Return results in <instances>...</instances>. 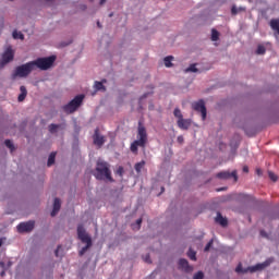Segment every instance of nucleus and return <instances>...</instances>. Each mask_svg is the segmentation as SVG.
<instances>
[{
	"mask_svg": "<svg viewBox=\"0 0 279 279\" xmlns=\"http://www.w3.org/2000/svg\"><path fill=\"white\" fill-rule=\"evenodd\" d=\"M94 177L96 180L114 182V179L112 178V170H110V163L104 161L102 159L97 160Z\"/></svg>",
	"mask_w": 279,
	"mask_h": 279,
	"instance_id": "1",
	"label": "nucleus"
},
{
	"mask_svg": "<svg viewBox=\"0 0 279 279\" xmlns=\"http://www.w3.org/2000/svg\"><path fill=\"white\" fill-rule=\"evenodd\" d=\"M147 145V129L143 125V122H138L137 126V140L131 144V151L138 154V147H145Z\"/></svg>",
	"mask_w": 279,
	"mask_h": 279,
	"instance_id": "2",
	"label": "nucleus"
},
{
	"mask_svg": "<svg viewBox=\"0 0 279 279\" xmlns=\"http://www.w3.org/2000/svg\"><path fill=\"white\" fill-rule=\"evenodd\" d=\"M77 238L82 243H85L86 245L81 248L78 252V256H84L90 247H93V239L90 235L86 233V229H84V225H78L77 226Z\"/></svg>",
	"mask_w": 279,
	"mask_h": 279,
	"instance_id": "3",
	"label": "nucleus"
},
{
	"mask_svg": "<svg viewBox=\"0 0 279 279\" xmlns=\"http://www.w3.org/2000/svg\"><path fill=\"white\" fill-rule=\"evenodd\" d=\"M33 64V69H40V71H47L53 66V62H56V56H50L48 58H38L35 61H31Z\"/></svg>",
	"mask_w": 279,
	"mask_h": 279,
	"instance_id": "4",
	"label": "nucleus"
},
{
	"mask_svg": "<svg viewBox=\"0 0 279 279\" xmlns=\"http://www.w3.org/2000/svg\"><path fill=\"white\" fill-rule=\"evenodd\" d=\"M34 71V63L27 62L25 64L19 65L12 73V80H16V77H27L29 73Z\"/></svg>",
	"mask_w": 279,
	"mask_h": 279,
	"instance_id": "5",
	"label": "nucleus"
},
{
	"mask_svg": "<svg viewBox=\"0 0 279 279\" xmlns=\"http://www.w3.org/2000/svg\"><path fill=\"white\" fill-rule=\"evenodd\" d=\"M269 265H271V259H267L266 262H264L262 264L251 266L247 269L243 270V266L241 264H239L235 268V271L238 274H247V271H250L251 274H255V271H263V269L269 267Z\"/></svg>",
	"mask_w": 279,
	"mask_h": 279,
	"instance_id": "6",
	"label": "nucleus"
},
{
	"mask_svg": "<svg viewBox=\"0 0 279 279\" xmlns=\"http://www.w3.org/2000/svg\"><path fill=\"white\" fill-rule=\"evenodd\" d=\"M84 97V94L75 96L74 99H72L68 105L63 106L64 112H66V114H73V112H75L77 108L82 106Z\"/></svg>",
	"mask_w": 279,
	"mask_h": 279,
	"instance_id": "7",
	"label": "nucleus"
},
{
	"mask_svg": "<svg viewBox=\"0 0 279 279\" xmlns=\"http://www.w3.org/2000/svg\"><path fill=\"white\" fill-rule=\"evenodd\" d=\"M12 60H14V50L12 49V46H8L2 53L0 66H5V64H9V62H12Z\"/></svg>",
	"mask_w": 279,
	"mask_h": 279,
	"instance_id": "8",
	"label": "nucleus"
},
{
	"mask_svg": "<svg viewBox=\"0 0 279 279\" xmlns=\"http://www.w3.org/2000/svg\"><path fill=\"white\" fill-rule=\"evenodd\" d=\"M192 108L196 112H201L202 120L206 121L207 110H206V105H205L204 100H198L196 102H193Z\"/></svg>",
	"mask_w": 279,
	"mask_h": 279,
	"instance_id": "9",
	"label": "nucleus"
},
{
	"mask_svg": "<svg viewBox=\"0 0 279 279\" xmlns=\"http://www.w3.org/2000/svg\"><path fill=\"white\" fill-rule=\"evenodd\" d=\"M216 178H218V180H230V178H233L234 182H239V175L236 174V170H233L232 172H219L216 174Z\"/></svg>",
	"mask_w": 279,
	"mask_h": 279,
	"instance_id": "10",
	"label": "nucleus"
},
{
	"mask_svg": "<svg viewBox=\"0 0 279 279\" xmlns=\"http://www.w3.org/2000/svg\"><path fill=\"white\" fill-rule=\"evenodd\" d=\"M35 223L36 222L34 220H29L27 222H21L20 225H17V232L20 233L32 232V230H34Z\"/></svg>",
	"mask_w": 279,
	"mask_h": 279,
	"instance_id": "11",
	"label": "nucleus"
},
{
	"mask_svg": "<svg viewBox=\"0 0 279 279\" xmlns=\"http://www.w3.org/2000/svg\"><path fill=\"white\" fill-rule=\"evenodd\" d=\"M94 145L98 147H104V143H106V137L99 134V129L95 130L93 135Z\"/></svg>",
	"mask_w": 279,
	"mask_h": 279,
	"instance_id": "12",
	"label": "nucleus"
},
{
	"mask_svg": "<svg viewBox=\"0 0 279 279\" xmlns=\"http://www.w3.org/2000/svg\"><path fill=\"white\" fill-rule=\"evenodd\" d=\"M177 124L180 130H189L191 128V119L181 118V120L177 121Z\"/></svg>",
	"mask_w": 279,
	"mask_h": 279,
	"instance_id": "13",
	"label": "nucleus"
},
{
	"mask_svg": "<svg viewBox=\"0 0 279 279\" xmlns=\"http://www.w3.org/2000/svg\"><path fill=\"white\" fill-rule=\"evenodd\" d=\"M179 268L183 271H186V274H190V271H193V267L189 265V260L182 258L179 260Z\"/></svg>",
	"mask_w": 279,
	"mask_h": 279,
	"instance_id": "14",
	"label": "nucleus"
},
{
	"mask_svg": "<svg viewBox=\"0 0 279 279\" xmlns=\"http://www.w3.org/2000/svg\"><path fill=\"white\" fill-rule=\"evenodd\" d=\"M108 83V80H106V78H102L100 82L99 81H96L95 83H94V88H95V90H102V93H106V86H105V84H107Z\"/></svg>",
	"mask_w": 279,
	"mask_h": 279,
	"instance_id": "15",
	"label": "nucleus"
},
{
	"mask_svg": "<svg viewBox=\"0 0 279 279\" xmlns=\"http://www.w3.org/2000/svg\"><path fill=\"white\" fill-rule=\"evenodd\" d=\"M64 128H66V124L65 123H62V124H50L48 126V130L50 132V134H56V132H58V130H64Z\"/></svg>",
	"mask_w": 279,
	"mask_h": 279,
	"instance_id": "16",
	"label": "nucleus"
},
{
	"mask_svg": "<svg viewBox=\"0 0 279 279\" xmlns=\"http://www.w3.org/2000/svg\"><path fill=\"white\" fill-rule=\"evenodd\" d=\"M60 208H61L60 198H54L53 209L50 214L51 217H56L58 215V213H60Z\"/></svg>",
	"mask_w": 279,
	"mask_h": 279,
	"instance_id": "17",
	"label": "nucleus"
},
{
	"mask_svg": "<svg viewBox=\"0 0 279 279\" xmlns=\"http://www.w3.org/2000/svg\"><path fill=\"white\" fill-rule=\"evenodd\" d=\"M216 223H219L222 226V228H226V226H228V219L223 218L221 213H217Z\"/></svg>",
	"mask_w": 279,
	"mask_h": 279,
	"instance_id": "18",
	"label": "nucleus"
},
{
	"mask_svg": "<svg viewBox=\"0 0 279 279\" xmlns=\"http://www.w3.org/2000/svg\"><path fill=\"white\" fill-rule=\"evenodd\" d=\"M21 94L17 97V101H25V97H27V88L25 86L20 87Z\"/></svg>",
	"mask_w": 279,
	"mask_h": 279,
	"instance_id": "19",
	"label": "nucleus"
},
{
	"mask_svg": "<svg viewBox=\"0 0 279 279\" xmlns=\"http://www.w3.org/2000/svg\"><path fill=\"white\" fill-rule=\"evenodd\" d=\"M12 36L14 40H25V35L19 31H13Z\"/></svg>",
	"mask_w": 279,
	"mask_h": 279,
	"instance_id": "20",
	"label": "nucleus"
},
{
	"mask_svg": "<svg viewBox=\"0 0 279 279\" xmlns=\"http://www.w3.org/2000/svg\"><path fill=\"white\" fill-rule=\"evenodd\" d=\"M270 27L279 35V20H271Z\"/></svg>",
	"mask_w": 279,
	"mask_h": 279,
	"instance_id": "21",
	"label": "nucleus"
},
{
	"mask_svg": "<svg viewBox=\"0 0 279 279\" xmlns=\"http://www.w3.org/2000/svg\"><path fill=\"white\" fill-rule=\"evenodd\" d=\"M173 61V56H168L163 59V63L165 66H167V69H170V66H173V63H171Z\"/></svg>",
	"mask_w": 279,
	"mask_h": 279,
	"instance_id": "22",
	"label": "nucleus"
},
{
	"mask_svg": "<svg viewBox=\"0 0 279 279\" xmlns=\"http://www.w3.org/2000/svg\"><path fill=\"white\" fill-rule=\"evenodd\" d=\"M173 116L175 117V119H178V121L184 119V116L182 114V110H180V108L174 109Z\"/></svg>",
	"mask_w": 279,
	"mask_h": 279,
	"instance_id": "23",
	"label": "nucleus"
},
{
	"mask_svg": "<svg viewBox=\"0 0 279 279\" xmlns=\"http://www.w3.org/2000/svg\"><path fill=\"white\" fill-rule=\"evenodd\" d=\"M56 163V153H51L48 157V162L47 166L51 167L52 165Z\"/></svg>",
	"mask_w": 279,
	"mask_h": 279,
	"instance_id": "24",
	"label": "nucleus"
},
{
	"mask_svg": "<svg viewBox=\"0 0 279 279\" xmlns=\"http://www.w3.org/2000/svg\"><path fill=\"white\" fill-rule=\"evenodd\" d=\"M143 167H145V161H143V160L135 163L134 169H135L136 173H141V171H143Z\"/></svg>",
	"mask_w": 279,
	"mask_h": 279,
	"instance_id": "25",
	"label": "nucleus"
},
{
	"mask_svg": "<svg viewBox=\"0 0 279 279\" xmlns=\"http://www.w3.org/2000/svg\"><path fill=\"white\" fill-rule=\"evenodd\" d=\"M211 40L214 43H217V40H219V31L215 28L211 29Z\"/></svg>",
	"mask_w": 279,
	"mask_h": 279,
	"instance_id": "26",
	"label": "nucleus"
},
{
	"mask_svg": "<svg viewBox=\"0 0 279 279\" xmlns=\"http://www.w3.org/2000/svg\"><path fill=\"white\" fill-rule=\"evenodd\" d=\"M187 256H189V258L191 259V260H197V253H195V251H193V250H189V252H187Z\"/></svg>",
	"mask_w": 279,
	"mask_h": 279,
	"instance_id": "27",
	"label": "nucleus"
},
{
	"mask_svg": "<svg viewBox=\"0 0 279 279\" xmlns=\"http://www.w3.org/2000/svg\"><path fill=\"white\" fill-rule=\"evenodd\" d=\"M266 51H267V49L265 48V46L259 45V46L257 47L256 53H257V56H264V53H265Z\"/></svg>",
	"mask_w": 279,
	"mask_h": 279,
	"instance_id": "28",
	"label": "nucleus"
},
{
	"mask_svg": "<svg viewBox=\"0 0 279 279\" xmlns=\"http://www.w3.org/2000/svg\"><path fill=\"white\" fill-rule=\"evenodd\" d=\"M185 73H197L196 64H191L186 70Z\"/></svg>",
	"mask_w": 279,
	"mask_h": 279,
	"instance_id": "29",
	"label": "nucleus"
},
{
	"mask_svg": "<svg viewBox=\"0 0 279 279\" xmlns=\"http://www.w3.org/2000/svg\"><path fill=\"white\" fill-rule=\"evenodd\" d=\"M5 147H8L11 151L14 149V144L10 140L4 141Z\"/></svg>",
	"mask_w": 279,
	"mask_h": 279,
	"instance_id": "30",
	"label": "nucleus"
},
{
	"mask_svg": "<svg viewBox=\"0 0 279 279\" xmlns=\"http://www.w3.org/2000/svg\"><path fill=\"white\" fill-rule=\"evenodd\" d=\"M268 178H270L272 182H278V175L271 171L268 172Z\"/></svg>",
	"mask_w": 279,
	"mask_h": 279,
	"instance_id": "31",
	"label": "nucleus"
},
{
	"mask_svg": "<svg viewBox=\"0 0 279 279\" xmlns=\"http://www.w3.org/2000/svg\"><path fill=\"white\" fill-rule=\"evenodd\" d=\"M231 14L232 16H236V14H239V8H236L235 4H233L231 8Z\"/></svg>",
	"mask_w": 279,
	"mask_h": 279,
	"instance_id": "32",
	"label": "nucleus"
},
{
	"mask_svg": "<svg viewBox=\"0 0 279 279\" xmlns=\"http://www.w3.org/2000/svg\"><path fill=\"white\" fill-rule=\"evenodd\" d=\"M213 243H214V241L210 240V241L206 244V246H205V248H204V252H209V251H210V247H213Z\"/></svg>",
	"mask_w": 279,
	"mask_h": 279,
	"instance_id": "33",
	"label": "nucleus"
},
{
	"mask_svg": "<svg viewBox=\"0 0 279 279\" xmlns=\"http://www.w3.org/2000/svg\"><path fill=\"white\" fill-rule=\"evenodd\" d=\"M194 279H204V272L198 271L196 275H194Z\"/></svg>",
	"mask_w": 279,
	"mask_h": 279,
	"instance_id": "34",
	"label": "nucleus"
},
{
	"mask_svg": "<svg viewBox=\"0 0 279 279\" xmlns=\"http://www.w3.org/2000/svg\"><path fill=\"white\" fill-rule=\"evenodd\" d=\"M117 174L120 175V178H123V167L118 168Z\"/></svg>",
	"mask_w": 279,
	"mask_h": 279,
	"instance_id": "35",
	"label": "nucleus"
},
{
	"mask_svg": "<svg viewBox=\"0 0 279 279\" xmlns=\"http://www.w3.org/2000/svg\"><path fill=\"white\" fill-rule=\"evenodd\" d=\"M60 250H62V246H61V245H59V246L57 247V250L54 251V255L57 256V258L60 257Z\"/></svg>",
	"mask_w": 279,
	"mask_h": 279,
	"instance_id": "36",
	"label": "nucleus"
},
{
	"mask_svg": "<svg viewBox=\"0 0 279 279\" xmlns=\"http://www.w3.org/2000/svg\"><path fill=\"white\" fill-rule=\"evenodd\" d=\"M144 260H145L146 263H148V265L151 264V257L149 256V254H147V255L144 257Z\"/></svg>",
	"mask_w": 279,
	"mask_h": 279,
	"instance_id": "37",
	"label": "nucleus"
},
{
	"mask_svg": "<svg viewBox=\"0 0 279 279\" xmlns=\"http://www.w3.org/2000/svg\"><path fill=\"white\" fill-rule=\"evenodd\" d=\"M241 197L242 199H252V196L247 194H242Z\"/></svg>",
	"mask_w": 279,
	"mask_h": 279,
	"instance_id": "38",
	"label": "nucleus"
},
{
	"mask_svg": "<svg viewBox=\"0 0 279 279\" xmlns=\"http://www.w3.org/2000/svg\"><path fill=\"white\" fill-rule=\"evenodd\" d=\"M247 10V8H245V7H240V8H238V13L239 12H245Z\"/></svg>",
	"mask_w": 279,
	"mask_h": 279,
	"instance_id": "39",
	"label": "nucleus"
},
{
	"mask_svg": "<svg viewBox=\"0 0 279 279\" xmlns=\"http://www.w3.org/2000/svg\"><path fill=\"white\" fill-rule=\"evenodd\" d=\"M243 172H244V173H250V168H247V166H244V167H243Z\"/></svg>",
	"mask_w": 279,
	"mask_h": 279,
	"instance_id": "40",
	"label": "nucleus"
},
{
	"mask_svg": "<svg viewBox=\"0 0 279 279\" xmlns=\"http://www.w3.org/2000/svg\"><path fill=\"white\" fill-rule=\"evenodd\" d=\"M136 223H137L138 228H141V225L143 223V219L142 218L137 219Z\"/></svg>",
	"mask_w": 279,
	"mask_h": 279,
	"instance_id": "41",
	"label": "nucleus"
},
{
	"mask_svg": "<svg viewBox=\"0 0 279 279\" xmlns=\"http://www.w3.org/2000/svg\"><path fill=\"white\" fill-rule=\"evenodd\" d=\"M178 143H184V137L183 136H179L178 137Z\"/></svg>",
	"mask_w": 279,
	"mask_h": 279,
	"instance_id": "42",
	"label": "nucleus"
},
{
	"mask_svg": "<svg viewBox=\"0 0 279 279\" xmlns=\"http://www.w3.org/2000/svg\"><path fill=\"white\" fill-rule=\"evenodd\" d=\"M260 234H262V236H267V233H265V231H260Z\"/></svg>",
	"mask_w": 279,
	"mask_h": 279,
	"instance_id": "43",
	"label": "nucleus"
},
{
	"mask_svg": "<svg viewBox=\"0 0 279 279\" xmlns=\"http://www.w3.org/2000/svg\"><path fill=\"white\" fill-rule=\"evenodd\" d=\"M107 0H100V5H104V3H106Z\"/></svg>",
	"mask_w": 279,
	"mask_h": 279,
	"instance_id": "44",
	"label": "nucleus"
},
{
	"mask_svg": "<svg viewBox=\"0 0 279 279\" xmlns=\"http://www.w3.org/2000/svg\"><path fill=\"white\" fill-rule=\"evenodd\" d=\"M0 276L3 278V276H5V271L3 270Z\"/></svg>",
	"mask_w": 279,
	"mask_h": 279,
	"instance_id": "45",
	"label": "nucleus"
},
{
	"mask_svg": "<svg viewBox=\"0 0 279 279\" xmlns=\"http://www.w3.org/2000/svg\"><path fill=\"white\" fill-rule=\"evenodd\" d=\"M81 8L82 10H86V4H83Z\"/></svg>",
	"mask_w": 279,
	"mask_h": 279,
	"instance_id": "46",
	"label": "nucleus"
},
{
	"mask_svg": "<svg viewBox=\"0 0 279 279\" xmlns=\"http://www.w3.org/2000/svg\"><path fill=\"white\" fill-rule=\"evenodd\" d=\"M97 27L101 28V23L100 22H97Z\"/></svg>",
	"mask_w": 279,
	"mask_h": 279,
	"instance_id": "47",
	"label": "nucleus"
},
{
	"mask_svg": "<svg viewBox=\"0 0 279 279\" xmlns=\"http://www.w3.org/2000/svg\"><path fill=\"white\" fill-rule=\"evenodd\" d=\"M3 245V239H0V247Z\"/></svg>",
	"mask_w": 279,
	"mask_h": 279,
	"instance_id": "48",
	"label": "nucleus"
},
{
	"mask_svg": "<svg viewBox=\"0 0 279 279\" xmlns=\"http://www.w3.org/2000/svg\"><path fill=\"white\" fill-rule=\"evenodd\" d=\"M257 173H258V175H260V173H262V172H260V169H257Z\"/></svg>",
	"mask_w": 279,
	"mask_h": 279,
	"instance_id": "49",
	"label": "nucleus"
},
{
	"mask_svg": "<svg viewBox=\"0 0 279 279\" xmlns=\"http://www.w3.org/2000/svg\"><path fill=\"white\" fill-rule=\"evenodd\" d=\"M161 193H165V187H161Z\"/></svg>",
	"mask_w": 279,
	"mask_h": 279,
	"instance_id": "50",
	"label": "nucleus"
},
{
	"mask_svg": "<svg viewBox=\"0 0 279 279\" xmlns=\"http://www.w3.org/2000/svg\"><path fill=\"white\" fill-rule=\"evenodd\" d=\"M109 16L112 17V16H113V13H110Z\"/></svg>",
	"mask_w": 279,
	"mask_h": 279,
	"instance_id": "51",
	"label": "nucleus"
},
{
	"mask_svg": "<svg viewBox=\"0 0 279 279\" xmlns=\"http://www.w3.org/2000/svg\"><path fill=\"white\" fill-rule=\"evenodd\" d=\"M0 265H2V267H3V263H0Z\"/></svg>",
	"mask_w": 279,
	"mask_h": 279,
	"instance_id": "52",
	"label": "nucleus"
},
{
	"mask_svg": "<svg viewBox=\"0 0 279 279\" xmlns=\"http://www.w3.org/2000/svg\"><path fill=\"white\" fill-rule=\"evenodd\" d=\"M143 97H147V95H144Z\"/></svg>",
	"mask_w": 279,
	"mask_h": 279,
	"instance_id": "53",
	"label": "nucleus"
},
{
	"mask_svg": "<svg viewBox=\"0 0 279 279\" xmlns=\"http://www.w3.org/2000/svg\"><path fill=\"white\" fill-rule=\"evenodd\" d=\"M9 1H14V0H9Z\"/></svg>",
	"mask_w": 279,
	"mask_h": 279,
	"instance_id": "54",
	"label": "nucleus"
}]
</instances>
